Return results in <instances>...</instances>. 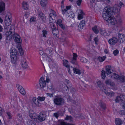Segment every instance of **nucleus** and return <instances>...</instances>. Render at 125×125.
<instances>
[{
    "label": "nucleus",
    "mask_w": 125,
    "mask_h": 125,
    "mask_svg": "<svg viewBox=\"0 0 125 125\" xmlns=\"http://www.w3.org/2000/svg\"><path fill=\"white\" fill-rule=\"evenodd\" d=\"M106 71L102 70L101 72V75L103 79H104L105 77V73L107 75L110 74L111 78H117L119 77V75L117 74L113 73V71L111 68V66H107L106 68Z\"/></svg>",
    "instance_id": "obj_2"
},
{
    "label": "nucleus",
    "mask_w": 125,
    "mask_h": 125,
    "mask_svg": "<svg viewBox=\"0 0 125 125\" xmlns=\"http://www.w3.org/2000/svg\"><path fill=\"white\" fill-rule=\"evenodd\" d=\"M81 61L83 63H86L87 62V60L84 57H82Z\"/></svg>",
    "instance_id": "obj_44"
},
{
    "label": "nucleus",
    "mask_w": 125,
    "mask_h": 125,
    "mask_svg": "<svg viewBox=\"0 0 125 125\" xmlns=\"http://www.w3.org/2000/svg\"><path fill=\"white\" fill-rule=\"evenodd\" d=\"M50 79H49V77L48 76H46V83H49V82H50Z\"/></svg>",
    "instance_id": "obj_58"
},
{
    "label": "nucleus",
    "mask_w": 125,
    "mask_h": 125,
    "mask_svg": "<svg viewBox=\"0 0 125 125\" xmlns=\"http://www.w3.org/2000/svg\"><path fill=\"white\" fill-rule=\"evenodd\" d=\"M103 89L102 90L107 95L110 96H112L114 95V93L112 92H109L108 91L106 90L107 88L106 86H101Z\"/></svg>",
    "instance_id": "obj_9"
},
{
    "label": "nucleus",
    "mask_w": 125,
    "mask_h": 125,
    "mask_svg": "<svg viewBox=\"0 0 125 125\" xmlns=\"http://www.w3.org/2000/svg\"><path fill=\"white\" fill-rule=\"evenodd\" d=\"M71 8V6H66V9H64V8H62L61 10L62 13L63 14H64L65 12H66L68 10L70 9Z\"/></svg>",
    "instance_id": "obj_22"
},
{
    "label": "nucleus",
    "mask_w": 125,
    "mask_h": 125,
    "mask_svg": "<svg viewBox=\"0 0 125 125\" xmlns=\"http://www.w3.org/2000/svg\"><path fill=\"white\" fill-rule=\"evenodd\" d=\"M54 102L56 105H61L63 102V99L60 97H57L54 100Z\"/></svg>",
    "instance_id": "obj_10"
},
{
    "label": "nucleus",
    "mask_w": 125,
    "mask_h": 125,
    "mask_svg": "<svg viewBox=\"0 0 125 125\" xmlns=\"http://www.w3.org/2000/svg\"><path fill=\"white\" fill-rule=\"evenodd\" d=\"M76 60H74L73 59L71 60V62L73 64H77Z\"/></svg>",
    "instance_id": "obj_54"
},
{
    "label": "nucleus",
    "mask_w": 125,
    "mask_h": 125,
    "mask_svg": "<svg viewBox=\"0 0 125 125\" xmlns=\"http://www.w3.org/2000/svg\"><path fill=\"white\" fill-rule=\"evenodd\" d=\"M115 122V124L117 125H120L122 124V121L121 119L119 118L116 119Z\"/></svg>",
    "instance_id": "obj_28"
},
{
    "label": "nucleus",
    "mask_w": 125,
    "mask_h": 125,
    "mask_svg": "<svg viewBox=\"0 0 125 125\" xmlns=\"http://www.w3.org/2000/svg\"><path fill=\"white\" fill-rule=\"evenodd\" d=\"M18 116L19 117L20 119L21 120L22 119V116L19 113L18 114Z\"/></svg>",
    "instance_id": "obj_61"
},
{
    "label": "nucleus",
    "mask_w": 125,
    "mask_h": 125,
    "mask_svg": "<svg viewBox=\"0 0 125 125\" xmlns=\"http://www.w3.org/2000/svg\"><path fill=\"white\" fill-rule=\"evenodd\" d=\"M112 87V88L114 90H116L117 89V88L116 86H111Z\"/></svg>",
    "instance_id": "obj_64"
},
{
    "label": "nucleus",
    "mask_w": 125,
    "mask_h": 125,
    "mask_svg": "<svg viewBox=\"0 0 125 125\" xmlns=\"http://www.w3.org/2000/svg\"><path fill=\"white\" fill-rule=\"evenodd\" d=\"M67 13L69 14V15H68V17L69 16L71 18H74V15L73 13V12L71 11L70 12V13Z\"/></svg>",
    "instance_id": "obj_38"
},
{
    "label": "nucleus",
    "mask_w": 125,
    "mask_h": 125,
    "mask_svg": "<svg viewBox=\"0 0 125 125\" xmlns=\"http://www.w3.org/2000/svg\"><path fill=\"white\" fill-rule=\"evenodd\" d=\"M123 5V3L122 2H120L119 3L118 5H115L113 8H109L110 10L113 12V14L115 13H118L122 5Z\"/></svg>",
    "instance_id": "obj_4"
},
{
    "label": "nucleus",
    "mask_w": 125,
    "mask_h": 125,
    "mask_svg": "<svg viewBox=\"0 0 125 125\" xmlns=\"http://www.w3.org/2000/svg\"><path fill=\"white\" fill-rule=\"evenodd\" d=\"M5 4L2 1L0 2V12L4 11L5 10Z\"/></svg>",
    "instance_id": "obj_17"
},
{
    "label": "nucleus",
    "mask_w": 125,
    "mask_h": 125,
    "mask_svg": "<svg viewBox=\"0 0 125 125\" xmlns=\"http://www.w3.org/2000/svg\"><path fill=\"white\" fill-rule=\"evenodd\" d=\"M17 48L20 53L21 55H23L24 54V52L21 48V45L20 44H19L18 45Z\"/></svg>",
    "instance_id": "obj_25"
},
{
    "label": "nucleus",
    "mask_w": 125,
    "mask_h": 125,
    "mask_svg": "<svg viewBox=\"0 0 125 125\" xmlns=\"http://www.w3.org/2000/svg\"><path fill=\"white\" fill-rule=\"evenodd\" d=\"M125 32V30H122L119 31L118 37L119 39V42L121 43H122L123 41V40H121V39L123 40L125 36V35L124 34V32Z\"/></svg>",
    "instance_id": "obj_8"
},
{
    "label": "nucleus",
    "mask_w": 125,
    "mask_h": 125,
    "mask_svg": "<svg viewBox=\"0 0 125 125\" xmlns=\"http://www.w3.org/2000/svg\"><path fill=\"white\" fill-rule=\"evenodd\" d=\"M52 32L54 36H56L59 33V31L56 28H54L53 29H52Z\"/></svg>",
    "instance_id": "obj_26"
},
{
    "label": "nucleus",
    "mask_w": 125,
    "mask_h": 125,
    "mask_svg": "<svg viewBox=\"0 0 125 125\" xmlns=\"http://www.w3.org/2000/svg\"><path fill=\"white\" fill-rule=\"evenodd\" d=\"M17 88L20 92L23 95L25 94V92L24 89L22 86H19Z\"/></svg>",
    "instance_id": "obj_20"
},
{
    "label": "nucleus",
    "mask_w": 125,
    "mask_h": 125,
    "mask_svg": "<svg viewBox=\"0 0 125 125\" xmlns=\"http://www.w3.org/2000/svg\"><path fill=\"white\" fill-rule=\"evenodd\" d=\"M43 35L44 37H45L47 33V31L44 29L42 31Z\"/></svg>",
    "instance_id": "obj_45"
},
{
    "label": "nucleus",
    "mask_w": 125,
    "mask_h": 125,
    "mask_svg": "<svg viewBox=\"0 0 125 125\" xmlns=\"http://www.w3.org/2000/svg\"><path fill=\"white\" fill-rule=\"evenodd\" d=\"M17 48L20 53L21 55H23L24 54V52L21 48V45L20 44H19L18 45Z\"/></svg>",
    "instance_id": "obj_24"
},
{
    "label": "nucleus",
    "mask_w": 125,
    "mask_h": 125,
    "mask_svg": "<svg viewBox=\"0 0 125 125\" xmlns=\"http://www.w3.org/2000/svg\"><path fill=\"white\" fill-rule=\"evenodd\" d=\"M50 88L47 87L48 89H49L50 90L52 91L55 90V89L53 87V86H50Z\"/></svg>",
    "instance_id": "obj_57"
},
{
    "label": "nucleus",
    "mask_w": 125,
    "mask_h": 125,
    "mask_svg": "<svg viewBox=\"0 0 125 125\" xmlns=\"http://www.w3.org/2000/svg\"><path fill=\"white\" fill-rule=\"evenodd\" d=\"M62 22V21L61 20H58L57 21V23L59 25L60 24H61Z\"/></svg>",
    "instance_id": "obj_60"
},
{
    "label": "nucleus",
    "mask_w": 125,
    "mask_h": 125,
    "mask_svg": "<svg viewBox=\"0 0 125 125\" xmlns=\"http://www.w3.org/2000/svg\"><path fill=\"white\" fill-rule=\"evenodd\" d=\"M82 0H78L77 1V4L78 6H80L82 2Z\"/></svg>",
    "instance_id": "obj_55"
},
{
    "label": "nucleus",
    "mask_w": 125,
    "mask_h": 125,
    "mask_svg": "<svg viewBox=\"0 0 125 125\" xmlns=\"http://www.w3.org/2000/svg\"><path fill=\"white\" fill-rule=\"evenodd\" d=\"M60 124L61 125H74L69 123L67 124L63 121H61L60 122Z\"/></svg>",
    "instance_id": "obj_41"
},
{
    "label": "nucleus",
    "mask_w": 125,
    "mask_h": 125,
    "mask_svg": "<svg viewBox=\"0 0 125 125\" xmlns=\"http://www.w3.org/2000/svg\"><path fill=\"white\" fill-rule=\"evenodd\" d=\"M125 100V96L123 95H120L119 96H118L115 99V101L116 102H119L120 101L124 103V102Z\"/></svg>",
    "instance_id": "obj_12"
},
{
    "label": "nucleus",
    "mask_w": 125,
    "mask_h": 125,
    "mask_svg": "<svg viewBox=\"0 0 125 125\" xmlns=\"http://www.w3.org/2000/svg\"><path fill=\"white\" fill-rule=\"evenodd\" d=\"M39 18L42 21H44L45 19V15L43 13H40L39 15Z\"/></svg>",
    "instance_id": "obj_27"
},
{
    "label": "nucleus",
    "mask_w": 125,
    "mask_h": 125,
    "mask_svg": "<svg viewBox=\"0 0 125 125\" xmlns=\"http://www.w3.org/2000/svg\"><path fill=\"white\" fill-rule=\"evenodd\" d=\"M39 84L40 86H45L47 84L46 83V81L44 80L43 77H42L39 80Z\"/></svg>",
    "instance_id": "obj_15"
},
{
    "label": "nucleus",
    "mask_w": 125,
    "mask_h": 125,
    "mask_svg": "<svg viewBox=\"0 0 125 125\" xmlns=\"http://www.w3.org/2000/svg\"><path fill=\"white\" fill-rule=\"evenodd\" d=\"M49 16L52 17V18H53L56 16V14L55 12H53L50 14Z\"/></svg>",
    "instance_id": "obj_43"
},
{
    "label": "nucleus",
    "mask_w": 125,
    "mask_h": 125,
    "mask_svg": "<svg viewBox=\"0 0 125 125\" xmlns=\"http://www.w3.org/2000/svg\"><path fill=\"white\" fill-rule=\"evenodd\" d=\"M46 116V114L45 112H41L38 116V119L40 122H42L45 120Z\"/></svg>",
    "instance_id": "obj_7"
},
{
    "label": "nucleus",
    "mask_w": 125,
    "mask_h": 125,
    "mask_svg": "<svg viewBox=\"0 0 125 125\" xmlns=\"http://www.w3.org/2000/svg\"><path fill=\"white\" fill-rule=\"evenodd\" d=\"M97 84L98 86L100 85L103 86V83L100 81H99L97 82Z\"/></svg>",
    "instance_id": "obj_49"
},
{
    "label": "nucleus",
    "mask_w": 125,
    "mask_h": 125,
    "mask_svg": "<svg viewBox=\"0 0 125 125\" xmlns=\"http://www.w3.org/2000/svg\"><path fill=\"white\" fill-rule=\"evenodd\" d=\"M22 6L23 9L25 10L28 9V5L27 3L25 2H23L22 3Z\"/></svg>",
    "instance_id": "obj_34"
},
{
    "label": "nucleus",
    "mask_w": 125,
    "mask_h": 125,
    "mask_svg": "<svg viewBox=\"0 0 125 125\" xmlns=\"http://www.w3.org/2000/svg\"><path fill=\"white\" fill-rule=\"evenodd\" d=\"M29 115L30 118L32 119H34L35 114L34 112L32 110H30L29 111Z\"/></svg>",
    "instance_id": "obj_19"
},
{
    "label": "nucleus",
    "mask_w": 125,
    "mask_h": 125,
    "mask_svg": "<svg viewBox=\"0 0 125 125\" xmlns=\"http://www.w3.org/2000/svg\"><path fill=\"white\" fill-rule=\"evenodd\" d=\"M20 36L17 34L14 33L13 34V38L14 41L18 43L21 42Z\"/></svg>",
    "instance_id": "obj_14"
},
{
    "label": "nucleus",
    "mask_w": 125,
    "mask_h": 125,
    "mask_svg": "<svg viewBox=\"0 0 125 125\" xmlns=\"http://www.w3.org/2000/svg\"><path fill=\"white\" fill-rule=\"evenodd\" d=\"M113 15V12L108 7L105 8L102 14L103 18L108 23H111L112 25H115L117 22L115 19L111 17Z\"/></svg>",
    "instance_id": "obj_1"
},
{
    "label": "nucleus",
    "mask_w": 125,
    "mask_h": 125,
    "mask_svg": "<svg viewBox=\"0 0 125 125\" xmlns=\"http://www.w3.org/2000/svg\"><path fill=\"white\" fill-rule=\"evenodd\" d=\"M116 23H117L119 24H120L122 22V21L121 19V18L119 16H118L117 18V20H116Z\"/></svg>",
    "instance_id": "obj_37"
},
{
    "label": "nucleus",
    "mask_w": 125,
    "mask_h": 125,
    "mask_svg": "<svg viewBox=\"0 0 125 125\" xmlns=\"http://www.w3.org/2000/svg\"><path fill=\"white\" fill-rule=\"evenodd\" d=\"M65 0H63L61 2V9L62 8H64V2Z\"/></svg>",
    "instance_id": "obj_52"
},
{
    "label": "nucleus",
    "mask_w": 125,
    "mask_h": 125,
    "mask_svg": "<svg viewBox=\"0 0 125 125\" xmlns=\"http://www.w3.org/2000/svg\"><path fill=\"white\" fill-rule=\"evenodd\" d=\"M92 30L96 34H97L99 32L98 31L97 29L96 26H95L93 28H92Z\"/></svg>",
    "instance_id": "obj_39"
},
{
    "label": "nucleus",
    "mask_w": 125,
    "mask_h": 125,
    "mask_svg": "<svg viewBox=\"0 0 125 125\" xmlns=\"http://www.w3.org/2000/svg\"><path fill=\"white\" fill-rule=\"evenodd\" d=\"M63 29H65V26L63 25L62 24H60V25H59Z\"/></svg>",
    "instance_id": "obj_63"
},
{
    "label": "nucleus",
    "mask_w": 125,
    "mask_h": 125,
    "mask_svg": "<svg viewBox=\"0 0 125 125\" xmlns=\"http://www.w3.org/2000/svg\"><path fill=\"white\" fill-rule=\"evenodd\" d=\"M55 22L56 23V21H50V24L51 26L52 25L53 27H54V23L55 22Z\"/></svg>",
    "instance_id": "obj_47"
},
{
    "label": "nucleus",
    "mask_w": 125,
    "mask_h": 125,
    "mask_svg": "<svg viewBox=\"0 0 125 125\" xmlns=\"http://www.w3.org/2000/svg\"><path fill=\"white\" fill-rule=\"evenodd\" d=\"M118 41L117 39L115 37H113L110 39L108 41L109 43L111 45L115 44Z\"/></svg>",
    "instance_id": "obj_13"
},
{
    "label": "nucleus",
    "mask_w": 125,
    "mask_h": 125,
    "mask_svg": "<svg viewBox=\"0 0 125 125\" xmlns=\"http://www.w3.org/2000/svg\"><path fill=\"white\" fill-rule=\"evenodd\" d=\"M36 18L34 17L31 18L30 19V22H35L36 21Z\"/></svg>",
    "instance_id": "obj_53"
},
{
    "label": "nucleus",
    "mask_w": 125,
    "mask_h": 125,
    "mask_svg": "<svg viewBox=\"0 0 125 125\" xmlns=\"http://www.w3.org/2000/svg\"><path fill=\"white\" fill-rule=\"evenodd\" d=\"M95 42V43L96 44H98V42L99 39L97 37H96L94 39Z\"/></svg>",
    "instance_id": "obj_50"
},
{
    "label": "nucleus",
    "mask_w": 125,
    "mask_h": 125,
    "mask_svg": "<svg viewBox=\"0 0 125 125\" xmlns=\"http://www.w3.org/2000/svg\"><path fill=\"white\" fill-rule=\"evenodd\" d=\"M15 32L14 27L13 25L10 26L9 30L6 32V40H10L12 37V34Z\"/></svg>",
    "instance_id": "obj_3"
},
{
    "label": "nucleus",
    "mask_w": 125,
    "mask_h": 125,
    "mask_svg": "<svg viewBox=\"0 0 125 125\" xmlns=\"http://www.w3.org/2000/svg\"><path fill=\"white\" fill-rule=\"evenodd\" d=\"M46 94L47 95L51 97H53V96L52 94L50 93H47Z\"/></svg>",
    "instance_id": "obj_59"
},
{
    "label": "nucleus",
    "mask_w": 125,
    "mask_h": 125,
    "mask_svg": "<svg viewBox=\"0 0 125 125\" xmlns=\"http://www.w3.org/2000/svg\"><path fill=\"white\" fill-rule=\"evenodd\" d=\"M77 57V55L76 54L73 53V58L74 60H76V58Z\"/></svg>",
    "instance_id": "obj_51"
},
{
    "label": "nucleus",
    "mask_w": 125,
    "mask_h": 125,
    "mask_svg": "<svg viewBox=\"0 0 125 125\" xmlns=\"http://www.w3.org/2000/svg\"><path fill=\"white\" fill-rule=\"evenodd\" d=\"M99 31L100 34L104 36H108L110 34V32L109 31H106L104 30L100 29Z\"/></svg>",
    "instance_id": "obj_11"
},
{
    "label": "nucleus",
    "mask_w": 125,
    "mask_h": 125,
    "mask_svg": "<svg viewBox=\"0 0 125 125\" xmlns=\"http://www.w3.org/2000/svg\"><path fill=\"white\" fill-rule=\"evenodd\" d=\"M71 68H73V70L74 73H75L76 74L79 75L81 74L80 71L79 69H76L75 68H73L72 66L71 67Z\"/></svg>",
    "instance_id": "obj_31"
},
{
    "label": "nucleus",
    "mask_w": 125,
    "mask_h": 125,
    "mask_svg": "<svg viewBox=\"0 0 125 125\" xmlns=\"http://www.w3.org/2000/svg\"><path fill=\"white\" fill-rule=\"evenodd\" d=\"M106 58V56H103V57L100 56L98 58V60L100 62H103L104 61Z\"/></svg>",
    "instance_id": "obj_36"
},
{
    "label": "nucleus",
    "mask_w": 125,
    "mask_h": 125,
    "mask_svg": "<svg viewBox=\"0 0 125 125\" xmlns=\"http://www.w3.org/2000/svg\"><path fill=\"white\" fill-rule=\"evenodd\" d=\"M21 64L22 67L23 69H26L28 68V65L25 59H23L21 60Z\"/></svg>",
    "instance_id": "obj_16"
},
{
    "label": "nucleus",
    "mask_w": 125,
    "mask_h": 125,
    "mask_svg": "<svg viewBox=\"0 0 125 125\" xmlns=\"http://www.w3.org/2000/svg\"><path fill=\"white\" fill-rule=\"evenodd\" d=\"M37 99L38 101L39 100L42 101H44L45 100V98L43 97H41L40 96H38L37 98Z\"/></svg>",
    "instance_id": "obj_42"
},
{
    "label": "nucleus",
    "mask_w": 125,
    "mask_h": 125,
    "mask_svg": "<svg viewBox=\"0 0 125 125\" xmlns=\"http://www.w3.org/2000/svg\"><path fill=\"white\" fill-rule=\"evenodd\" d=\"M53 18H52V17H51V16H49V20L50 21H54L53 20Z\"/></svg>",
    "instance_id": "obj_62"
},
{
    "label": "nucleus",
    "mask_w": 125,
    "mask_h": 125,
    "mask_svg": "<svg viewBox=\"0 0 125 125\" xmlns=\"http://www.w3.org/2000/svg\"><path fill=\"white\" fill-rule=\"evenodd\" d=\"M80 13L79 14L78 16V18L79 20L82 19L83 18V15L84 14L83 11L82 10H80Z\"/></svg>",
    "instance_id": "obj_32"
},
{
    "label": "nucleus",
    "mask_w": 125,
    "mask_h": 125,
    "mask_svg": "<svg viewBox=\"0 0 125 125\" xmlns=\"http://www.w3.org/2000/svg\"><path fill=\"white\" fill-rule=\"evenodd\" d=\"M119 51L117 50H116L114 51L113 52V53L115 56H116L118 53Z\"/></svg>",
    "instance_id": "obj_48"
},
{
    "label": "nucleus",
    "mask_w": 125,
    "mask_h": 125,
    "mask_svg": "<svg viewBox=\"0 0 125 125\" xmlns=\"http://www.w3.org/2000/svg\"><path fill=\"white\" fill-rule=\"evenodd\" d=\"M6 113L8 118L10 119H11L12 118V115L11 113L9 112H7Z\"/></svg>",
    "instance_id": "obj_46"
},
{
    "label": "nucleus",
    "mask_w": 125,
    "mask_h": 125,
    "mask_svg": "<svg viewBox=\"0 0 125 125\" xmlns=\"http://www.w3.org/2000/svg\"><path fill=\"white\" fill-rule=\"evenodd\" d=\"M59 114L57 113H55L53 114V115L56 118H57L59 116Z\"/></svg>",
    "instance_id": "obj_56"
},
{
    "label": "nucleus",
    "mask_w": 125,
    "mask_h": 125,
    "mask_svg": "<svg viewBox=\"0 0 125 125\" xmlns=\"http://www.w3.org/2000/svg\"><path fill=\"white\" fill-rule=\"evenodd\" d=\"M65 119L66 120H69L70 122L73 121V118L71 116H67L65 118Z\"/></svg>",
    "instance_id": "obj_40"
},
{
    "label": "nucleus",
    "mask_w": 125,
    "mask_h": 125,
    "mask_svg": "<svg viewBox=\"0 0 125 125\" xmlns=\"http://www.w3.org/2000/svg\"><path fill=\"white\" fill-rule=\"evenodd\" d=\"M32 101L37 106L39 105V102L38 99L37 100L36 97H33V98Z\"/></svg>",
    "instance_id": "obj_30"
},
{
    "label": "nucleus",
    "mask_w": 125,
    "mask_h": 125,
    "mask_svg": "<svg viewBox=\"0 0 125 125\" xmlns=\"http://www.w3.org/2000/svg\"><path fill=\"white\" fill-rule=\"evenodd\" d=\"M99 106L103 109H105V105L101 100H100L99 102Z\"/></svg>",
    "instance_id": "obj_29"
},
{
    "label": "nucleus",
    "mask_w": 125,
    "mask_h": 125,
    "mask_svg": "<svg viewBox=\"0 0 125 125\" xmlns=\"http://www.w3.org/2000/svg\"><path fill=\"white\" fill-rule=\"evenodd\" d=\"M115 79H119L122 82H125V76L123 75L121 76L119 75V77Z\"/></svg>",
    "instance_id": "obj_23"
},
{
    "label": "nucleus",
    "mask_w": 125,
    "mask_h": 125,
    "mask_svg": "<svg viewBox=\"0 0 125 125\" xmlns=\"http://www.w3.org/2000/svg\"><path fill=\"white\" fill-rule=\"evenodd\" d=\"M12 20L11 14L9 12L8 13L5 18V22L7 26H9L11 24Z\"/></svg>",
    "instance_id": "obj_6"
},
{
    "label": "nucleus",
    "mask_w": 125,
    "mask_h": 125,
    "mask_svg": "<svg viewBox=\"0 0 125 125\" xmlns=\"http://www.w3.org/2000/svg\"><path fill=\"white\" fill-rule=\"evenodd\" d=\"M10 58L12 62L14 64L17 60V53L16 50L15 49H11Z\"/></svg>",
    "instance_id": "obj_5"
},
{
    "label": "nucleus",
    "mask_w": 125,
    "mask_h": 125,
    "mask_svg": "<svg viewBox=\"0 0 125 125\" xmlns=\"http://www.w3.org/2000/svg\"><path fill=\"white\" fill-rule=\"evenodd\" d=\"M105 83L107 85H110L111 86H113L114 85V83L111 82L109 80H107L105 82Z\"/></svg>",
    "instance_id": "obj_33"
},
{
    "label": "nucleus",
    "mask_w": 125,
    "mask_h": 125,
    "mask_svg": "<svg viewBox=\"0 0 125 125\" xmlns=\"http://www.w3.org/2000/svg\"><path fill=\"white\" fill-rule=\"evenodd\" d=\"M63 64L64 66L66 67L67 68L70 67V65L68 64V61L66 60H63Z\"/></svg>",
    "instance_id": "obj_21"
},
{
    "label": "nucleus",
    "mask_w": 125,
    "mask_h": 125,
    "mask_svg": "<svg viewBox=\"0 0 125 125\" xmlns=\"http://www.w3.org/2000/svg\"><path fill=\"white\" fill-rule=\"evenodd\" d=\"M85 21L84 20L82 21L79 24V30H81L83 28L84 25Z\"/></svg>",
    "instance_id": "obj_18"
},
{
    "label": "nucleus",
    "mask_w": 125,
    "mask_h": 125,
    "mask_svg": "<svg viewBox=\"0 0 125 125\" xmlns=\"http://www.w3.org/2000/svg\"><path fill=\"white\" fill-rule=\"evenodd\" d=\"M47 3V1L46 0H42L41 1V4L43 7L45 6Z\"/></svg>",
    "instance_id": "obj_35"
}]
</instances>
